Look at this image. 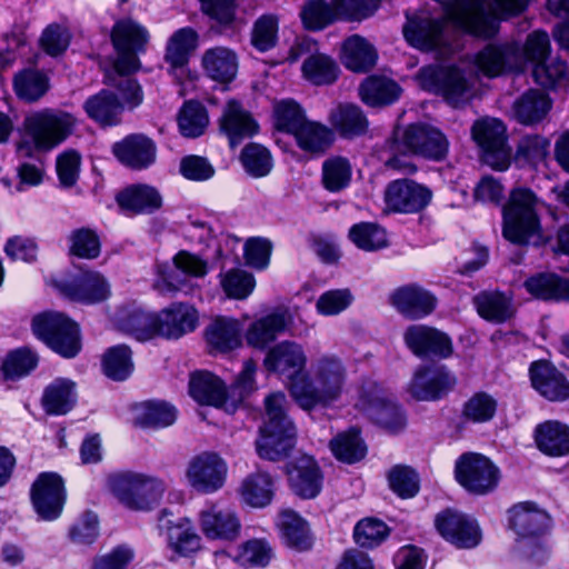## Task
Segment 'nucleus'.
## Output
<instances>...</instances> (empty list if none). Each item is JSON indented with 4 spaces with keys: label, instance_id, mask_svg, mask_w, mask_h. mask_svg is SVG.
Instances as JSON below:
<instances>
[{
    "label": "nucleus",
    "instance_id": "1",
    "mask_svg": "<svg viewBox=\"0 0 569 569\" xmlns=\"http://www.w3.org/2000/svg\"><path fill=\"white\" fill-rule=\"evenodd\" d=\"M111 39L118 53L114 70L120 77L116 87L123 103L134 108L142 102L141 87L136 80L122 76L139 69L138 54L144 51L149 32L137 21L122 19L113 26Z\"/></svg>",
    "mask_w": 569,
    "mask_h": 569
},
{
    "label": "nucleus",
    "instance_id": "2",
    "mask_svg": "<svg viewBox=\"0 0 569 569\" xmlns=\"http://www.w3.org/2000/svg\"><path fill=\"white\" fill-rule=\"evenodd\" d=\"M311 372L312 380L309 376L305 383L295 385L293 400L305 410L332 406L341 398L346 386L345 362L336 355H321L312 362Z\"/></svg>",
    "mask_w": 569,
    "mask_h": 569
},
{
    "label": "nucleus",
    "instance_id": "3",
    "mask_svg": "<svg viewBox=\"0 0 569 569\" xmlns=\"http://www.w3.org/2000/svg\"><path fill=\"white\" fill-rule=\"evenodd\" d=\"M550 52V39L547 32H531L523 47L517 42L488 44L475 57V64L483 74L497 77L509 70H522L527 62L538 64Z\"/></svg>",
    "mask_w": 569,
    "mask_h": 569
},
{
    "label": "nucleus",
    "instance_id": "4",
    "mask_svg": "<svg viewBox=\"0 0 569 569\" xmlns=\"http://www.w3.org/2000/svg\"><path fill=\"white\" fill-rule=\"evenodd\" d=\"M545 203L527 188L511 191L502 208L503 237L513 243L538 244L541 241L540 212Z\"/></svg>",
    "mask_w": 569,
    "mask_h": 569
},
{
    "label": "nucleus",
    "instance_id": "5",
    "mask_svg": "<svg viewBox=\"0 0 569 569\" xmlns=\"http://www.w3.org/2000/svg\"><path fill=\"white\" fill-rule=\"evenodd\" d=\"M76 117L59 109H42L24 119L26 133L31 143L21 141L18 144L20 157H31L32 151H50L64 142L76 130Z\"/></svg>",
    "mask_w": 569,
    "mask_h": 569
},
{
    "label": "nucleus",
    "instance_id": "6",
    "mask_svg": "<svg viewBox=\"0 0 569 569\" xmlns=\"http://www.w3.org/2000/svg\"><path fill=\"white\" fill-rule=\"evenodd\" d=\"M416 78L423 90L441 94L455 107L468 102L475 94V76L457 66L430 64L421 68Z\"/></svg>",
    "mask_w": 569,
    "mask_h": 569
},
{
    "label": "nucleus",
    "instance_id": "7",
    "mask_svg": "<svg viewBox=\"0 0 569 569\" xmlns=\"http://www.w3.org/2000/svg\"><path fill=\"white\" fill-rule=\"evenodd\" d=\"M32 331L63 358H74L81 350L78 325L61 312L48 311L37 315L32 320Z\"/></svg>",
    "mask_w": 569,
    "mask_h": 569
},
{
    "label": "nucleus",
    "instance_id": "8",
    "mask_svg": "<svg viewBox=\"0 0 569 569\" xmlns=\"http://www.w3.org/2000/svg\"><path fill=\"white\" fill-rule=\"evenodd\" d=\"M296 427L287 420V481L291 490L302 499L316 498L323 483V473L313 457L291 450Z\"/></svg>",
    "mask_w": 569,
    "mask_h": 569
},
{
    "label": "nucleus",
    "instance_id": "9",
    "mask_svg": "<svg viewBox=\"0 0 569 569\" xmlns=\"http://www.w3.org/2000/svg\"><path fill=\"white\" fill-rule=\"evenodd\" d=\"M110 487L119 501L133 510L152 509L160 502L166 489L161 480L137 472L113 476Z\"/></svg>",
    "mask_w": 569,
    "mask_h": 569
},
{
    "label": "nucleus",
    "instance_id": "10",
    "mask_svg": "<svg viewBox=\"0 0 569 569\" xmlns=\"http://www.w3.org/2000/svg\"><path fill=\"white\" fill-rule=\"evenodd\" d=\"M355 407L390 432H398L405 427L402 410L375 381L361 385Z\"/></svg>",
    "mask_w": 569,
    "mask_h": 569
},
{
    "label": "nucleus",
    "instance_id": "11",
    "mask_svg": "<svg viewBox=\"0 0 569 569\" xmlns=\"http://www.w3.org/2000/svg\"><path fill=\"white\" fill-rule=\"evenodd\" d=\"M395 150L416 154L429 160H443L449 150L446 136L436 127L426 123H415L401 132H395Z\"/></svg>",
    "mask_w": 569,
    "mask_h": 569
},
{
    "label": "nucleus",
    "instance_id": "12",
    "mask_svg": "<svg viewBox=\"0 0 569 569\" xmlns=\"http://www.w3.org/2000/svg\"><path fill=\"white\" fill-rule=\"evenodd\" d=\"M284 396L270 395L266 399V421L260 428V436L256 441L260 458L279 461L284 456Z\"/></svg>",
    "mask_w": 569,
    "mask_h": 569
},
{
    "label": "nucleus",
    "instance_id": "13",
    "mask_svg": "<svg viewBox=\"0 0 569 569\" xmlns=\"http://www.w3.org/2000/svg\"><path fill=\"white\" fill-rule=\"evenodd\" d=\"M457 481L469 492L487 495L495 490L500 479L499 469L487 457L479 453H463L456 461Z\"/></svg>",
    "mask_w": 569,
    "mask_h": 569
},
{
    "label": "nucleus",
    "instance_id": "14",
    "mask_svg": "<svg viewBox=\"0 0 569 569\" xmlns=\"http://www.w3.org/2000/svg\"><path fill=\"white\" fill-rule=\"evenodd\" d=\"M287 132L295 136L302 150L311 153H323L333 142L332 130L307 121L302 108L291 99H287Z\"/></svg>",
    "mask_w": 569,
    "mask_h": 569
},
{
    "label": "nucleus",
    "instance_id": "15",
    "mask_svg": "<svg viewBox=\"0 0 569 569\" xmlns=\"http://www.w3.org/2000/svg\"><path fill=\"white\" fill-rule=\"evenodd\" d=\"M180 273L202 278L208 273V262L197 254L181 250L173 257V266L168 262L157 264L153 288L161 295L182 290L186 282Z\"/></svg>",
    "mask_w": 569,
    "mask_h": 569
},
{
    "label": "nucleus",
    "instance_id": "16",
    "mask_svg": "<svg viewBox=\"0 0 569 569\" xmlns=\"http://www.w3.org/2000/svg\"><path fill=\"white\" fill-rule=\"evenodd\" d=\"M472 138L483 152V160L496 170L503 171L510 163V148L507 146L506 127L498 119H481L472 126Z\"/></svg>",
    "mask_w": 569,
    "mask_h": 569
},
{
    "label": "nucleus",
    "instance_id": "17",
    "mask_svg": "<svg viewBox=\"0 0 569 569\" xmlns=\"http://www.w3.org/2000/svg\"><path fill=\"white\" fill-rule=\"evenodd\" d=\"M228 475L227 462L216 452L204 451L190 459L186 478L191 488L201 493L220 490Z\"/></svg>",
    "mask_w": 569,
    "mask_h": 569
},
{
    "label": "nucleus",
    "instance_id": "18",
    "mask_svg": "<svg viewBox=\"0 0 569 569\" xmlns=\"http://www.w3.org/2000/svg\"><path fill=\"white\" fill-rule=\"evenodd\" d=\"M66 488L62 478L54 472H42L31 487V502L36 513L46 521L60 517L66 503Z\"/></svg>",
    "mask_w": 569,
    "mask_h": 569
},
{
    "label": "nucleus",
    "instance_id": "19",
    "mask_svg": "<svg viewBox=\"0 0 569 569\" xmlns=\"http://www.w3.org/2000/svg\"><path fill=\"white\" fill-rule=\"evenodd\" d=\"M456 377L445 366H419L408 385V392L419 401H436L456 385Z\"/></svg>",
    "mask_w": 569,
    "mask_h": 569
},
{
    "label": "nucleus",
    "instance_id": "20",
    "mask_svg": "<svg viewBox=\"0 0 569 569\" xmlns=\"http://www.w3.org/2000/svg\"><path fill=\"white\" fill-rule=\"evenodd\" d=\"M60 292L70 300L93 305L111 296L107 278L94 270H84L58 282Z\"/></svg>",
    "mask_w": 569,
    "mask_h": 569
},
{
    "label": "nucleus",
    "instance_id": "21",
    "mask_svg": "<svg viewBox=\"0 0 569 569\" xmlns=\"http://www.w3.org/2000/svg\"><path fill=\"white\" fill-rule=\"evenodd\" d=\"M436 528L450 543L460 549L477 547L482 539L476 519L453 510H446L436 518Z\"/></svg>",
    "mask_w": 569,
    "mask_h": 569
},
{
    "label": "nucleus",
    "instance_id": "22",
    "mask_svg": "<svg viewBox=\"0 0 569 569\" xmlns=\"http://www.w3.org/2000/svg\"><path fill=\"white\" fill-rule=\"evenodd\" d=\"M403 340L408 349L419 358L445 359L452 353L451 339L442 331L425 325L409 326Z\"/></svg>",
    "mask_w": 569,
    "mask_h": 569
},
{
    "label": "nucleus",
    "instance_id": "23",
    "mask_svg": "<svg viewBox=\"0 0 569 569\" xmlns=\"http://www.w3.org/2000/svg\"><path fill=\"white\" fill-rule=\"evenodd\" d=\"M431 191L413 180L399 179L387 187L385 199L387 207L395 212L415 213L428 206Z\"/></svg>",
    "mask_w": 569,
    "mask_h": 569
},
{
    "label": "nucleus",
    "instance_id": "24",
    "mask_svg": "<svg viewBox=\"0 0 569 569\" xmlns=\"http://www.w3.org/2000/svg\"><path fill=\"white\" fill-rule=\"evenodd\" d=\"M112 153L124 167L144 170L156 162L157 147L147 136L134 133L114 142Z\"/></svg>",
    "mask_w": 569,
    "mask_h": 569
},
{
    "label": "nucleus",
    "instance_id": "25",
    "mask_svg": "<svg viewBox=\"0 0 569 569\" xmlns=\"http://www.w3.org/2000/svg\"><path fill=\"white\" fill-rule=\"evenodd\" d=\"M219 130L228 139L230 148L233 149L244 139L257 134L259 124L239 101L229 100L222 110Z\"/></svg>",
    "mask_w": 569,
    "mask_h": 569
},
{
    "label": "nucleus",
    "instance_id": "26",
    "mask_svg": "<svg viewBox=\"0 0 569 569\" xmlns=\"http://www.w3.org/2000/svg\"><path fill=\"white\" fill-rule=\"evenodd\" d=\"M198 44V33L190 27L178 29L168 39L164 60L169 72L176 80L182 82L188 76V62Z\"/></svg>",
    "mask_w": 569,
    "mask_h": 569
},
{
    "label": "nucleus",
    "instance_id": "27",
    "mask_svg": "<svg viewBox=\"0 0 569 569\" xmlns=\"http://www.w3.org/2000/svg\"><path fill=\"white\" fill-rule=\"evenodd\" d=\"M531 385L549 401H566L569 399V380L553 365L546 360L530 365Z\"/></svg>",
    "mask_w": 569,
    "mask_h": 569
},
{
    "label": "nucleus",
    "instance_id": "28",
    "mask_svg": "<svg viewBox=\"0 0 569 569\" xmlns=\"http://www.w3.org/2000/svg\"><path fill=\"white\" fill-rule=\"evenodd\" d=\"M203 535L211 540H233L240 532V520L230 509L209 506L199 513Z\"/></svg>",
    "mask_w": 569,
    "mask_h": 569
},
{
    "label": "nucleus",
    "instance_id": "29",
    "mask_svg": "<svg viewBox=\"0 0 569 569\" xmlns=\"http://www.w3.org/2000/svg\"><path fill=\"white\" fill-rule=\"evenodd\" d=\"M391 303L403 317L415 320L425 318L433 311L436 298L423 288L409 284L393 291Z\"/></svg>",
    "mask_w": 569,
    "mask_h": 569
},
{
    "label": "nucleus",
    "instance_id": "30",
    "mask_svg": "<svg viewBox=\"0 0 569 569\" xmlns=\"http://www.w3.org/2000/svg\"><path fill=\"white\" fill-rule=\"evenodd\" d=\"M160 336L167 339H179L192 332L198 326V311L188 303L170 305L158 313Z\"/></svg>",
    "mask_w": 569,
    "mask_h": 569
},
{
    "label": "nucleus",
    "instance_id": "31",
    "mask_svg": "<svg viewBox=\"0 0 569 569\" xmlns=\"http://www.w3.org/2000/svg\"><path fill=\"white\" fill-rule=\"evenodd\" d=\"M166 512L160 519L161 527L167 529L169 549L180 557H190L201 548V538L188 518L176 521L166 520Z\"/></svg>",
    "mask_w": 569,
    "mask_h": 569
},
{
    "label": "nucleus",
    "instance_id": "32",
    "mask_svg": "<svg viewBox=\"0 0 569 569\" xmlns=\"http://www.w3.org/2000/svg\"><path fill=\"white\" fill-rule=\"evenodd\" d=\"M201 62L206 74L222 84L233 81L238 73V56L227 47H214L206 50Z\"/></svg>",
    "mask_w": 569,
    "mask_h": 569
},
{
    "label": "nucleus",
    "instance_id": "33",
    "mask_svg": "<svg viewBox=\"0 0 569 569\" xmlns=\"http://www.w3.org/2000/svg\"><path fill=\"white\" fill-rule=\"evenodd\" d=\"M509 525L518 536L530 537L545 532L550 518L531 502H520L509 510Z\"/></svg>",
    "mask_w": 569,
    "mask_h": 569
},
{
    "label": "nucleus",
    "instance_id": "34",
    "mask_svg": "<svg viewBox=\"0 0 569 569\" xmlns=\"http://www.w3.org/2000/svg\"><path fill=\"white\" fill-rule=\"evenodd\" d=\"M551 108L548 94L530 89L517 98L512 104V117L520 123L531 126L545 119Z\"/></svg>",
    "mask_w": 569,
    "mask_h": 569
},
{
    "label": "nucleus",
    "instance_id": "35",
    "mask_svg": "<svg viewBox=\"0 0 569 569\" xmlns=\"http://www.w3.org/2000/svg\"><path fill=\"white\" fill-rule=\"evenodd\" d=\"M158 313H151L141 309H124L117 316L119 328L133 336L139 341H147L160 336Z\"/></svg>",
    "mask_w": 569,
    "mask_h": 569
},
{
    "label": "nucleus",
    "instance_id": "36",
    "mask_svg": "<svg viewBox=\"0 0 569 569\" xmlns=\"http://www.w3.org/2000/svg\"><path fill=\"white\" fill-rule=\"evenodd\" d=\"M535 440L539 450L551 457L569 453V427L557 420H548L537 426Z\"/></svg>",
    "mask_w": 569,
    "mask_h": 569
},
{
    "label": "nucleus",
    "instance_id": "37",
    "mask_svg": "<svg viewBox=\"0 0 569 569\" xmlns=\"http://www.w3.org/2000/svg\"><path fill=\"white\" fill-rule=\"evenodd\" d=\"M331 127L343 138L361 136L368 130V120L362 110L351 103H340L329 112Z\"/></svg>",
    "mask_w": 569,
    "mask_h": 569
},
{
    "label": "nucleus",
    "instance_id": "38",
    "mask_svg": "<svg viewBox=\"0 0 569 569\" xmlns=\"http://www.w3.org/2000/svg\"><path fill=\"white\" fill-rule=\"evenodd\" d=\"M284 330V311L276 310L254 320L247 329L246 341L257 349H266Z\"/></svg>",
    "mask_w": 569,
    "mask_h": 569
},
{
    "label": "nucleus",
    "instance_id": "39",
    "mask_svg": "<svg viewBox=\"0 0 569 569\" xmlns=\"http://www.w3.org/2000/svg\"><path fill=\"white\" fill-rule=\"evenodd\" d=\"M189 393L198 403L214 407L222 406L227 398V390L222 380L207 371L191 375Z\"/></svg>",
    "mask_w": 569,
    "mask_h": 569
},
{
    "label": "nucleus",
    "instance_id": "40",
    "mask_svg": "<svg viewBox=\"0 0 569 569\" xmlns=\"http://www.w3.org/2000/svg\"><path fill=\"white\" fill-rule=\"evenodd\" d=\"M119 207L131 213H149L161 207L159 192L147 184H133L117 196Z\"/></svg>",
    "mask_w": 569,
    "mask_h": 569
},
{
    "label": "nucleus",
    "instance_id": "41",
    "mask_svg": "<svg viewBox=\"0 0 569 569\" xmlns=\"http://www.w3.org/2000/svg\"><path fill=\"white\" fill-rule=\"evenodd\" d=\"M83 108L88 117L101 126H116L120 122L123 103L119 101L114 93L109 90H101L88 98Z\"/></svg>",
    "mask_w": 569,
    "mask_h": 569
},
{
    "label": "nucleus",
    "instance_id": "42",
    "mask_svg": "<svg viewBox=\"0 0 569 569\" xmlns=\"http://www.w3.org/2000/svg\"><path fill=\"white\" fill-rule=\"evenodd\" d=\"M241 325L238 320L219 317L206 330V338L212 350L228 352L240 346Z\"/></svg>",
    "mask_w": 569,
    "mask_h": 569
},
{
    "label": "nucleus",
    "instance_id": "43",
    "mask_svg": "<svg viewBox=\"0 0 569 569\" xmlns=\"http://www.w3.org/2000/svg\"><path fill=\"white\" fill-rule=\"evenodd\" d=\"M74 403V382L70 379L57 378L44 389L42 406L49 415H66Z\"/></svg>",
    "mask_w": 569,
    "mask_h": 569
},
{
    "label": "nucleus",
    "instance_id": "44",
    "mask_svg": "<svg viewBox=\"0 0 569 569\" xmlns=\"http://www.w3.org/2000/svg\"><path fill=\"white\" fill-rule=\"evenodd\" d=\"M526 290L542 300H569V279L555 273H538L525 281Z\"/></svg>",
    "mask_w": 569,
    "mask_h": 569
},
{
    "label": "nucleus",
    "instance_id": "45",
    "mask_svg": "<svg viewBox=\"0 0 569 569\" xmlns=\"http://www.w3.org/2000/svg\"><path fill=\"white\" fill-rule=\"evenodd\" d=\"M343 64L353 71H367L373 67L377 53L375 48L362 37L355 34L346 39L341 48Z\"/></svg>",
    "mask_w": 569,
    "mask_h": 569
},
{
    "label": "nucleus",
    "instance_id": "46",
    "mask_svg": "<svg viewBox=\"0 0 569 569\" xmlns=\"http://www.w3.org/2000/svg\"><path fill=\"white\" fill-rule=\"evenodd\" d=\"M400 91V87L393 80L379 76L367 78L359 88L361 100L370 107L395 102Z\"/></svg>",
    "mask_w": 569,
    "mask_h": 569
},
{
    "label": "nucleus",
    "instance_id": "47",
    "mask_svg": "<svg viewBox=\"0 0 569 569\" xmlns=\"http://www.w3.org/2000/svg\"><path fill=\"white\" fill-rule=\"evenodd\" d=\"M478 313L483 319L501 323L515 313L511 298L501 292H482L475 297Z\"/></svg>",
    "mask_w": 569,
    "mask_h": 569
},
{
    "label": "nucleus",
    "instance_id": "48",
    "mask_svg": "<svg viewBox=\"0 0 569 569\" xmlns=\"http://www.w3.org/2000/svg\"><path fill=\"white\" fill-rule=\"evenodd\" d=\"M273 482L269 475L257 472L244 478L240 487L242 501L252 508H263L273 498Z\"/></svg>",
    "mask_w": 569,
    "mask_h": 569
},
{
    "label": "nucleus",
    "instance_id": "49",
    "mask_svg": "<svg viewBox=\"0 0 569 569\" xmlns=\"http://www.w3.org/2000/svg\"><path fill=\"white\" fill-rule=\"evenodd\" d=\"M329 447L338 460L347 463H355L367 453V446L356 428L337 435L330 440Z\"/></svg>",
    "mask_w": 569,
    "mask_h": 569
},
{
    "label": "nucleus",
    "instance_id": "50",
    "mask_svg": "<svg viewBox=\"0 0 569 569\" xmlns=\"http://www.w3.org/2000/svg\"><path fill=\"white\" fill-rule=\"evenodd\" d=\"M352 243L363 251H377L388 246L387 232L377 223L359 222L349 230Z\"/></svg>",
    "mask_w": 569,
    "mask_h": 569
},
{
    "label": "nucleus",
    "instance_id": "51",
    "mask_svg": "<svg viewBox=\"0 0 569 569\" xmlns=\"http://www.w3.org/2000/svg\"><path fill=\"white\" fill-rule=\"evenodd\" d=\"M13 86L20 99L33 102L48 91L49 79L41 71L28 69L16 76Z\"/></svg>",
    "mask_w": 569,
    "mask_h": 569
},
{
    "label": "nucleus",
    "instance_id": "52",
    "mask_svg": "<svg viewBox=\"0 0 569 569\" xmlns=\"http://www.w3.org/2000/svg\"><path fill=\"white\" fill-rule=\"evenodd\" d=\"M208 124L207 110L200 102L188 101L183 104L178 118V126L182 136L197 138L204 132Z\"/></svg>",
    "mask_w": 569,
    "mask_h": 569
},
{
    "label": "nucleus",
    "instance_id": "53",
    "mask_svg": "<svg viewBox=\"0 0 569 569\" xmlns=\"http://www.w3.org/2000/svg\"><path fill=\"white\" fill-rule=\"evenodd\" d=\"M273 557V550L264 539H250L238 547L233 560L242 567H266Z\"/></svg>",
    "mask_w": 569,
    "mask_h": 569
},
{
    "label": "nucleus",
    "instance_id": "54",
    "mask_svg": "<svg viewBox=\"0 0 569 569\" xmlns=\"http://www.w3.org/2000/svg\"><path fill=\"white\" fill-rule=\"evenodd\" d=\"M103 371L112 380H126L133 371L131 350L119 345L110 348L102 360Z\"/></svg>",
    "mask_w": 569,
    "mask_h": 569
},
{
    "label": "nucleus",
    "instance_id": "55",
    "mask_svg": "<svg viewBox=\"0 0 569 569\" xmlns=\"http://www.w3.org/2000/svg\"><path fill=\"white\" fill-rule=\"evenodd\" d=\"M176 419L177 411L174 407L161 401L143 403L137 416L139 425L148 428H166L171 426Z\"/></svg>",
    "mask_w": 569,
    "mask_h": 569
},
{
    "label": "nucleus",
    "instance_id": "56",
    "mask_svg": "<svg viewBox=\"0 0 569 569\" xmlns=\"http://www.w3.org/2000/svg\"><path fill=\"white\" fill-rule=\"evenodd\" d=\"M338 67L326 54H311L302 64L303 77L315 84H328L336 80Z\"/></svg>",
    "mask_w": 569,
    "mask_h": 569
},
{
    "label": "nucleus",
    "instance_id": "57",
    "mask_svg": "<svg viewBox=\"0 0 569 569\" xmlns=\"http://www.w3.org/2000/svg\"><path fill=\"white\" fill-rule=\"evenodd\" d=\"M351 180V166L343 157H331L322 164V182L327 190L338 192Z\"/></svg>",
    "mask_w": 569,
    "mask_h": 569
},
{
    "label": "nucleus",
    "instance_id": "58",
    "mask_svg": "<svg viewBox=\"0 0 569 569\" xmlns=\"http://www.w3.org/2000/svg\"><path fill=\"white\" fill-rule=\"evenodd\" d=\"M313 541L308 522L295 511L287 510V547L299 552L308 551Z\"/></svg>",
    "mask_w": 569,
    "mask_h": 569
},
{
    "label": "nucleus",
    "instance_id": "59",
    "mask_svg": "<svg viewBox=\"0 0 569 569\" xmlns=\"http://www.w3.org/2000/svg\"><path fill=\"white\" fill-rule=\"evenodd\" d=\"M535 81L546 88L561 87L569 82V68L562 60H543L535 64L532 70Z\"/></svg>",
    "mask_w": 569,
    "mask_h": 569
},
{
    "label": "nucleus",
    "instance_id": "60",
    "mask_svg": "<svg viewBox=\"0 0 569 569\" xmlns=\"http://www.w3.org/2000/svg\"><path fill=\"white\" fill-rule=\"evenodd\" d=\"M38 356L28 348L10 352L2 362V372L7 379H19L29 375L38 365Z\"/></svg>",
    "mask_w": 569,
    "mask_h": 569
},
{
    "label": "nucleus",
    "instance_id": "61",
    "mask_svg": "<svg viewBox=\"0 0 569 569\" xmlns=\"http://www.w3.org/2000/svg\"><path fill=\"white\" fill-rule=\"evenodd\" d=\"M240 160L244 170L256 178L267 176L272 168V158L269 150L258 143L246 146Z\"/></svg>",
    "mask_w": 569,
    "mask_h": 569
},
{
    "label": "nucleus",
    "instance_id": "62",
    "mask_svg": "<svg viewBox=\"0 0 569 569\" xmlns=\"http://www.w3.org/2000/svg\"><path fill=\"white\" fill-rule=\"evenodd\" d=\"M308 377L307 356L302 346L287 342V389L292 398L295 385L305 383Z\"/></svg>",
    "mask_w": 569,
    "mask_h": 569
},
{
    "label": "nucleus",
    "instance_id": "63",
    "mask_svg": "<svg viewBox=\"0 0 569 569\" xmlns=\"http://www.w3.org/2000/svg\"><path fill=\"white\" fill-rule=\"evenodd\" d=\"M301 18L307 28L320 30L337 20L332 1L310 0L301 11Z\"/></svg>",
    "mask_w": 569,
    "mask_h": 569
},
{
    "label": "nucleus",
    "instance_id": "64",
    "mask_svg": "<svg viewBox=\"0 0 569 569\" xmlns=\"http://www.w3.org/2000/svg\"><path fill=\"white\" fill-rule=\"evenodd\" d=\"M221 286L228 297L242 300L251 295L256 280L244 270L231 269L222 276Z\"/></svg>",
    "mask_w": 569,
    "mask_h": 569
}]
</instances>
